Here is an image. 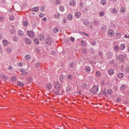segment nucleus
Segmentation results:
<instances>
[{
	"label": "nucleus",
	"mask_w": 129,
	"mask_h": 129,
	"mask_svg": "<svg viewBox=\"0 0 129 129\" xmlns=\"http://www.w3.org/2000/svg\"><path fill=\"white\" fill-rule=\"evenodd\" d=\"M7 52L8 53H11L12 52V48L9 46H8L7 47Z\"/></svg>",
	"instance_id": "4468645a"
},
{
	"label": "nucleus",
	"mask_w": 129,
	"mask_h": 129,
	"mask_svg": "<svg viewBox=\"0 0 129 129\" xmlns=\"http://www.w3.org/2000/svg\"><path fill=\"white\" fill-rule=\"evenodd\" d=\"M45 9V7L44 6H42L41 7L40 10L41 11H43Z\"/></svg>",
	"instance_id": "0e129e2a"
},
{
	"label": "nucleus",
	"mask_w": 129,
	"mask_h": 129,
	"mask_svg": "<svg viewBox=\"0 0 129 129\" xmlns=\"http://www.w3.org/2000/svg\"><path fill=\"white\" fill-rule=\"evenodd\" d=\"M67 21V19L65 18H64L62 19V22H64V23H66Z\"/></svg>",
	"instance_id": "13d9d810"
},
{
	"label": "nucleus",
	"mask_w": 129,
	"mask_h": 129,
	"mask_svg": "<svg viewBox=\"0 0 129 129\" xmlns=\"http://www.w3.org/2000/svg\"><path fill=\"white\" fill-rule=\"evenodd\" d=\"M81 15V13L80 11H76L75 14V15L76 18H79Z\"/></svg>",
	"instance_id": "0eeeda50"
},
{
	"label": "nucleus",
	"mask_w": 129,
	"mask_h": 129,
	"mask_svg": "<svg viewBox=\"0 0 129 129\" xmlns=\"http://www.w3.org/2000/svg\"><path fill=\"white\" fill-rule=\"evenodd\" d=\"M85 69L86 72H90V71L91 68L89 66H86L85 67Z\"/></svg>",
	"instance_id": "f3484780"
},
{
	"label": "nucleus",
	"mask_w": 129,
	"mask_h": 129,
	"mask_svg": "<svg viewBox=\"0 0 129 129\" xmlns=\"http://www.w3.org/2000/svg\"><path fill=\"white\" fill-rule=\"evenodd\" d=\"M64 78V76H63L62 75H60L59 77V79L60 81V82L61 83H62L63 82V79Z\"/></svg>",
	"instance_id": "393cba45"
},
{
	"label": "nucleus",
	"mask_w": 129,
	"mask_h": 129,
	"mask_svg": "<svg viewBox=\"0 0 129 129\" xmlns=\"http://www.w3.org/2000/svg\"><path fill=\"white\" fill-rule=\"evenodd\" d=\"M125 48V45L124 44H121L120 46V48L121 49V50H123Z\"/></svg>",
	"instance_id": "cd10ccee"
},
{
	"label": "nucleus",
	"mask_w": 129,
	"mask_h": 129,
	"mask_svg": "<svg viewBox=\"0 0 129 129\" xmlns=\"http://www.w3.org/2000/svg\"><path fill=\"white\" fill-rule=\"evenodd\" d=\"M30 58V56L29 55H25V59L27 60H29V59Z\"/></svg>",
	"instance_id": "37998d69"
},
{
	"label": "nucleus",
	"mask_w": 129,
	"mask_h": 129,
	"mask_svg": "<svg viewBox=\"0 0 129 129\" xmlns=\"http://www.w3.org/2000/svg\"><path fill=\"white\" fill-rule=\"evenodd\" d=\"M2 42L3 44V45L4 46H6L7 45H8V44H10V43L9 42L6 40H4Z\"/></svg>",
	"instance_id": "9d476101"
},
{
	"label": "nucleus",
	"mask_w": 129,
	"mask_h": 129,
	"mask_svg": "<svg viewBox=\"0 0 129 129\" xmlns=\"http://www.w3.org/2000/svg\"><path fill=\"white\" fill-rule=\"evenodd\" d=\"M93 23L96 26L98 24V21L96 19H94L93 21Z\"/></svg>",
	"instance_id": "c03bdc74"
},
{
	"label": "nucleus",
	"mask_w": 129,
	"mask_h": 129,
	"mask_svg": "<svg viewBox=\"0 0 129 129\" xmlns=\"http://www.w3.org/2000/svg\"><path fill=\"white\" fill-rule=\"evenodd\" d=\"M14 19V17L13 16H11L10 17V19L12 21H13Z\"/></svg>",
	"instance_id": "bf43d9fd"
},
{
	"label": "nucleus",
	"mask_w": 129,
	"mask_h": 129,
	"mask_svg": "<svg viewBox=\"0 0 129 129\" xmlns=\"http://www.w3.org/2000/svg\"><path fill=\"white\" fill-rule=\"evenodd\" d=\"M18 41V38L17 37L14 36L13 37V41L14 42H17Z\"/></svg>",
	"instance_id": "473e14b6"
},
{
	"label": "nucleus",
	"mask_w": 129,
	"mask_h": 129,
	"mask_svg": "<svg viewBox=\"0 0 129 129\" xmlns=\"http://www.w3.org/2000/svg\"><path fill=\"white\" fill-rule=\"evenodd\" d=\"M34 41L36 44L38 45L39 44V40L37 38H35L34 39Z\"/></svg>",
	"instance_id": "412c9836"
},
{
	"label": "nucleus",
	"mask_w": 129,
	"mask_h": 129,
	"mask_svg": "<svg viewBox=\"0 0 129 129\" xmlns=\"http://www.w3.org/2000/svg\"><path fill=\"white\" fill-rule=\"evenodd\" d=\"M90 43L92 45L94 46H95L96 44L95 41H94L93 42H90Z\"/></svg>",
	"instance_id": "864d4df0"
},
{
	"label": "nucleus",
	"mask_w": 129,
	"mask_h": 129,
	"mask_svg": "<svg viewBox=\"0 0 129 129\" xmlns=\"http://www.w3.org/2000/svg\"><path fill=\"white\" fill-rule=\"evenodd\" d=\"M75 2L74 0L71 1L70 2V4L71 6H74L75 4Z\"/></svg>",
	"instance_id": "2f4dec72"
},
{
	"label": "nucleus",
	"mask_w": 129,
	"mask_h": 129,
	"mask_svg": "<svg viewBox=\"0 0 129 129\" xmlns=\"http://www.w3.org/2000/svg\"><path fill=\"white\" fill-rule=\"evenodd\" d=\"M61 84L58 81L55 82L54 83V88L57 90H61Z\"/></svg>",
	"instance_id": "f03ea898"
},
{
	"label": "nucleus",
	"mask_w": 129,
	"mask_h": 129,
	"mask_svg": "<svg viewBox=\"0 0 129 129\" xmlns=\"http://www.w3.org/2000/svg\"><path fill=\"white\" fill-rule=\"evenodd\" d=\"M27 34L28 36L30 37L33 38L34 37V32L32 31H29L27 30Z\"/></svg>",
	"instance_id": "39448f33"
},
{
	"label": "nucleus",
	"mask_w": 129,
	"mask_h": 129,
	"mask_svg": "<svg viewBox=\"0 0 129 129\" xmlns=\"http://www.w3.org/2000/svg\"><path fill=\"white\" fill-rule=\"evenodd\" d=\"M116 100L118 102H121L122 101V99L119 97H117L116 98Z\"/></svg>",
	"instance_id": "3c124183"
},
{
	"label": "nucleus",
	"mask_w": 129,
	"mask_h": 129,
	"mask_svg": "<svg viewBox=\"0 0 129 129\" xmlns=\"http://www.w3.org/2000/svg\"><path fill=\"white\" fill-rule=\"evenodd\" d=\"M67 18L68 20H72L73 19V17L71 14H69L67 15Z\"/></svg>",
	"instance_id": "5701e85b"
},
{
	"label": "nucleus",
	"mask_w": 129,
	"mask_h": 129,
	"mask_svg": "<svg viewBox=\"0 0 129 129\" xmlns=\"http://www.w3.org/2000/svg\"><path fill=\"white\" fill-rule=\"evenodd\" d=\"M52 85L50 84H48L46 86V88L48 89L49 90H50L52 88Z\"/></svg>",
	"instance_id": "b1692460"
},
{
	"label": "nucleus",
	"mask_w": 129,
	"mask_h": 129,
	"mask_svg": "<svg viewBox=\"0 0 129 129\" xmlns=\"http://www.w3.org/2000/svg\"><path fill=\"white\" fill-rule=\"evenodd\" d=\"M44 16V15L42 13H40L39 15V16L41 18L43 17Z\"/></svg>",
	"instance_id": "774afa93"
},
{
	"label": "nucleus",
	"mask_w": 129,
	"mask_h": 129,
	"mask_svg": "<svg viewBox=\"0 0 129 129\" xmlns=\"http://www.w3.org/2000/svg\"><path fill=\"white\" fill-rule=\"evenodd\" d=\"M83 24L85 26H87L89 25L90 23L88 20L87 19H85L83 21Z\"/></svg>",
	"instance_id": "2eb2a0df"
},
{
	"label": "nucleus",
	"mask_w": 129,
	"mask_h": 129,
	"mask_svg": "<svg viewBox=\"0 0 129 129\" xmlns=\"http://www.w3.org/2000/svg\"><path fill=\"white\" fill-rule=\"evenodd\" d=\"M28 24L27 22L26 21H24L23 22V24L25 26H27L28 25Z\"/></svg>",
	"instance_id": "49530a36"
},
{
	"label": "nucleus",
	"mask_w": 129,
	"mask_h": 129,
	"mask_svg": "<svg viewBox=\"0 0 129 129\" xmlns=\"http://www.w3.org/2000/svg\"><path fill=\"white\" fill-rule=\"evenodd\" d=\"M124 74L122 73L119 72L117 74V76L119 78H122L124 76Z\"/></svg>",
	"instance_id": "f8f14e48"
},
{
	"label": "nucleus",
	"mask_w": 129,
	"mask_h": 129,
	"mask_svg": "<svg viewBox=\"0 0 129 129\" xmlns=\"http://www.w3.org/2000/svg\"><path fill=\"white\" fill-rule=\"evenodd\" d=\"M54 17L55 18L58 19L60 17V16L59 14H56L54 15Z\"/></svg>",
	"instance_id": "09e8293b"
},
{
	"label": "nucleus",
	"mask_w": 129,
	"mask_h": 129,
	"mask_svg": "<svg viewBox=\"0 0 129 129\" xmlns=\"http://www.w3.org/2000/svg\"><path fill=\"white\" fill-rule=\"evenodd\" d=\"M105 14V13L103 11H101L99 13V15L100 17L103 16Z\"/></svg>",
	"instance_id": "4c0bfd02"
},
{
	"label": "nucleus",
	"mask_w": 129,
	"mask_h": 129,
	"mask_svg": "<svg viewBox=\"0 0 129 129\" xmlns=\"http://www.w3.org/2000/svg\"><path fill=\"white\" fill-rule=\"evenodd\" d=\"M54 93L57 95H61V90H54Z\"/></svg>",
	"instance_id": "dca6fc26"
},
{
	"label": "nucleus",
	"mask_w": 129,
	"mask_h": 129,
	"mask_svg": "<svg viewBox=\"0 0 129 129\" xmlns=\"http://www.w3.org/2000/svg\"><path fill=\"white\" fill-rule=\"evenodd\" d=\"M28 79L29 81V82H31L32 81V80H33L32 78L30 77H28Z\"/></svg>",
	"instance_id": "5fc2aeb1"
},
{
	"label": "nucleus",
	"mask_w": 129,
	"mask_h": 129,
	"mask_svg": "<svg viewBox=\"0 0 129 129\" xmlns=\"http://www.w3.org/2000/svg\"><path fill=\"white\" fill-rule=\"evenodd\" d=\"M21 74V75H25L27 74V72L25 71H24Z\"/></svg>",
	"instance_id": "680f3d73"
},
{
	"label": "nucleus",
	"mask_w": 129,
	"mask_h": 129,
	"mask_svg": "<svg viewBox=\"0 0 129 129\" xmlns=\"http://www.w3.org/2000/svg\"><path fill=\"white\" fill-rule=\"evenodd\" d=\"M87 85L86 83H85L82 85V87L83 88H86Z\"/></svg>",
	"instance_id": "603ef678"
},
{
	"label": "nucleus",
	"mask_w": 129,
	"mask_h": 129,
	"mask_svg": "<svg viewBox=\"0 0 129 129\" xmlns=\"http://www.w3.org/2000/svg\"><path fill=\"white\" fill-rule=\"evenodd\" d=\"M82 52L83 54H86L87 52V50L86 49H82Z\"/></svg>",
	"instance_id": "ea45409f"
},
{
	"label": "nucleus",
	"mask_w": 129,
	"mask_h": 129,
	"mask_svg": "<svg viewBox=\"0 0 129 129\" xmlns=\"http://www.w3.org/2000/svg\"><path fill=\"white\" fill-rule=\"evenodd\" d=\"M45 42L47 45L49 46L52 44V41L50 38L47 37L45 39Z\"/></svg>",
	"instance_id": "20e7f679"
},
{
	"label": "nucleus",
	"mask_w": 129,
	"mask_h": 129,
	"mask_svg": "<svg viewBox=\"0 0 129 129\" xmlns=\"http://www.w3.org/2000/svg\"><path fill=\"white\" fill-rule=\"evenodd\" d=\"M11 79L12 81L14 82L16 81V79L15 77L13 76L11 77Z\"/></svg>",
	"instance_id": "58836bf2"
},
{
	"label": "nucleus",
	"mask_w": 129,
	"mask_h": 129,
	"mask_svg": "<svg viewBox=\"0 0 129 129\" xmlns=\"http://www.w3.org/2000/svg\"><path fill=\"white\" fill-rule=\"evenodd\" d=\"M17 84L19 86L21 87L23 86L24 85V83L19 81H18L17 82Z\"/></svg>",
	"instance_id": "4be33fe9"
},
{
	"label": "nucleus",
	"mask_w": 129,
	"mask_h": 129,
	"mask_svg": "<svg viewBox=\"0 0 129 129\" xmlns=\"http://www.w3.org/2000/svg\"><path fill=\"white\" fill-rule=\"evenodd\" d=\"M25 43L28 45H30L31 43V41L29 38H26L25 39Z\"/></svg>",
	"instance_id": "6e6552de"
},
{
	"label": "nucleus",
	"mask_w": 129,
	"mask_h": 129,
	"mask_svg": "<svg viewBox=\"0 0 129 129\" xmlns=\"http://www.w3.org/2000/svg\"><path fill=\"white\" fill-rule=\"evenodd\" d=\"M38 37L40 40H43L44 39L43 36L41 34L39 35Z\"/></svg>",
	"instance_id": "c85d7f7f"
},
{
	"label": "nucleus",
	"mask_w": 129,
	"mask_h": 129,
	"mask_svg": "<svg viewBox=\"0 0 129 129\" xmlns=\"http://www.w3.org/2000/svg\"><path fill=\"white\" fill-rule=\"evenodd\" d=\"M103 93V94L104 95V96H107V94L106 92V91L105 89H104L103 92H102Z\"/></svg>",
	"instance_id": "79ce46f5"
},
{
	"label": "nucleus",
	"mask_w": 129,
	"mask_h": 129,
	"mask_svg": "<svg viewBox=\"0 0 129 129\" xmlns=\"http://www.w3.org/2000/svg\"><path fill=\"white\" fill-rule=\"evenodd\" d=\"M112 91L111 89H108L107 91V93L108 94H110L112 93Z\"/></svg>",
	"instance_id": "a19ab883"
},
{
	"label": "nucleus",
	"mask_w": 129,
	"mask_h": 129,
	"mask_svg": "<svg viewBox=\"0 0 129 129\" xmlns=\"http://www.w3.org/2000/svg\"><path fill=\"white\" fill-rule=\"evenodd\" d=\"M83 6L84 5L83 4L80 3V9L82 8L83 7Z\"/></svg>",
	"instance_id": "e2e57ef3"
},
{
	"label": "nucleus",
	"mask_w": 129,
	"mask_h": 129,
	"mask_svg": "<svg viewBox=\"0 0 129 129\" xmlns=\"http://www.w3.org/2000/svg\"><path fill=\"white\" fill-rule=\"evenodd\" d=\"M39 9V8L37 6L32 8L31 9V10L32 11L37 12Z\"/></svg>",
	"instance_id": "9b49d317"
},
{
	"label": "nucleus",
	"mask_w": 129,
	"mask_h": 129,
	"mask_svg": "<svg viewBox=\"0 0 129 129\" xmlns=\"http://www.w3.org/2000/svg\"><path fill=\"white\" fill-rule=\"evenodd\" d=\"M19 34L20 35H23L24 34L23 32V31L21 30H19Z\"/></svg>",
	"instance_id": "052dcab7"
},
{
	"label": "nucleus",
	"mask_w": 129,
	"mask_h": 129,
	"mask_svg": "<svg viewBox=\"0 0 129 129\" xmlns=\"http://www.w3.org/2000/svg\"><path fill=\"white\" fill-rule=\"evenodd\" d=\"M59 10L61 11H63L64 10V7L62 6H60L59 7Z\"/></svg>",
	"instance_id": "de8ad7c7"
},
{
	"label": "nucleus",
	"mask_w": 129,
	"mask_h": 129,
	"mask_svg": "<svg viewBox=\"0 0 129 129\" xmlns=\"http://www.w3.org/2000/svg\"><path fill=\"white\" fill-rule=\"evenodd\" d=\"M103 93L102 91V90L98 94V95L99 96L102 97V96Z\"/></svg>",
	"instance_id": "4d7b16f0"
},
{
	"label": "nucleus",
	"mask_w": 129,
	"mask_h": 129,
	"mask_svg": "<svg viewBox=\"0 0 129 129\" xmlns=\"http://www.w3.org/2000/svg\"><path fill=\"white\" fill-rule=\"evenodd\" d=\"M86 44L87 43L86 42L83 40L81 42L80 44L81 46H85L86 45Z\"/></svg>",
	"instance_id": "bb28decb"
},
{
	"label": "nucleus",
	"mask_w": 129,
	"mask_h": 129,
	"mask_svg": "<svg viewBox=\"0 0 129 129\" xmlns=\"http://www.w3.org/2000/svg\"><path fill=\"white\" fill-rule=\"evenodd\" d=\"M106 55L107 57L108 58H111L113 56L112 53L109 52L106 53Z\"/></svg>",
	"instance_id": "1a4fd4ad"
},
{
	"label": "nucleus",
	"mask_w": 129,
	"mask_h": 129,
	"mask_svg": "<svg viewBox=\"0 0 129 129\" xmlns=\"http://www.w3.org/2000/svg\"><path fill=\"white\" fill-rule=\"evenodd\" d=\"M40 66V63L39 62H37L35 64V67L37 68L39 67Z\"/></svg>",
	"instance_id": "8fccbe9b"
},
{
	"label": "nucleus",
	"mask_w": 129,
	"mask_h": 129,
	"mask_svg": "<svg viewBox=\"0 0 129 129\" xmlns=\"http://www.w3.org/2000/svg\"><path fill=\"white\" fill-rule=\"evenodd\" d=\"M11 33L13 34H14L15 32V30L14 28H12L10 30Z\"/></svg>",
	"instance_id": "a18cd8bd"
},
{
	"label": "nucleus",
	"mask_w": 129,
	"mask_h": 129,
	"mask_svg": "<svg viewBox=\"0 0 129 129\" xmlns=\"http://www.w3.org/2000/svg\"><path fill=\"white\" fill-rule=\"evenodd\" d=\"M120 11V12L122 13H124L125 11V9L123 7H121Z\"/></svg>",
	"instance_id": "f704fd0d"
},
{
	"label": "nucleus",
	"mask_w": 129,
	"mask_h": 129,
	"mask_svg": "<svg viewBox=\"0 0 129 129\" xmlns=\"http://www.w3.org/2000/svg\"><path fill=\"white\" fill-rule=\"evenodd\" d=\"M114 34V31L113 29H109L107 31V35L109 37H112Z\"/></svg>",
	"instance_id": "7ed1b4c3"
},
{
	"label": "nucleus",
	"mask_w": 129,
	"mask_h": 129,
	"mask_svg": "<svg viewBox=\"0 0 129 129\" xmlns=\"http://www.w3.org/2000/svg\"><path fill=\"white\" fill-rule=\"evenodd\" d=\"M96 76L98 77H100L102 75L101 72L99 71H96L95 74Z\"/></svg>",
	"instance_id": "6ab92c4d"
},
{
	"label": "nucleus",
	"mask_w": 129,
	"mask_h": 129,
	"mask_svg": "<svg viewBox=\"0 0 129 129\" xmlns=\"http://www.w3.org/2000/svg\"><path fill=\"white\" fill-rule=\"evenodd\" d=\"M67 79L69 81L71 80L73 78V76L71 74H69L67 76Z\"/></svg>",
	"instance_id": "aec40b11"
},
{
	"label": "nucleus",
	"mask_w": 129,
	"mask_h": 129,
	"mask_svg": "<svg viewBox=\"0 0 129 129\" xmlns=\"http://www.w3.org/2000/svg\"><path fill=\"white\" fill-rule=\"evenodd\" d=\"M113 48L114 50L116 51H118L119 49V47L117 45H115L114 46Z\"/></svg>",
	"instance_id": "a878e982"
},
{
	"label": "nucleus",
	"mask_w": 129,
	"mask_h": 129,
	"mask_svg": "<svg viewBox=\"0 0 129 129\" xmlns=\"http://www.w3.org/2000/svg\"><path fill=\"white\" fill-rule=\"evenodd\" d=\"M75 66V63L74 62H70L69 64V66L71 69H73Z\"/></svg>",
	"instance_id": "a211bd4d"
},
{
	"label": "nucleus",
	"mask_w": 129,
	"mask_h": 129,
	"mask_svg": "<svg viewBox=\"0 0 129 129\" xmlns=\"http://www.w3.org/2000/svg\"><path fill=\"white\" fill-rule=\"evenodd\" d=\"M98 55L99 56L102 57V52L100 51H98Z\"/></svg>",
	"instance_id": "6e6d98bb"
},
{
	"label": "nucleus",
	"mask_w": 129,
	"mask_h": 129,
	"mask_svg": "<svg viewBox=\"0 0 129 129\" xmlns=\"http://www.w3.org/2000/svg\"><path fill=\"white\" fill-rule=\"evenodd\" d=\"M98 90V86L95 85L92 87L91 89L89 90V91L92 94H95L97 93Z\"/></svg>",
	"instance_id": "f257e3e1"
},
{
	"label": "nucleus",
	"mask_w": 129,
	"mask_h": 129,
	"mask_svg": "<svg viewBox=\"0 0 129 129\" xmlns=\"http://www.w3.org/2000/svg\"><path fill=\"white\" fill-rule=\"evenodd\" d=\"M58 31V28L57 27H55L53 29V31L54 33H56Z\"/></svg>",
	"instance_id": "e433bc0d"
},
{
	"label": "nucleus",
	"mask_w": 129,
	"mask_h": 129,
	"mask_svg": "<svg viewBox=\"0 0 129 129\" xmlns=\"http://www.w3.org/2000/svg\"><path fill=\"white\" fill-rule=\"evenodd\" d=\"M106 3V0H102L101 2L100 3L102 5H105Z\"/></svg>",
	"instance_id": "72a5a7b5"
},
{
	"label": "nucleus",
	"mask_w": 129,
	"mask_h": 129,
	"mask_svg": "<svg viewBox=\"0 0 129 129\" xmlns=\"http://www.w3.org/2000/svg\"><path fill=\"white\" fill-rule=\"evenodd\" d=\"M108 72L109 75H112L114 73V71L112 69H110L108 70Z\"/></svg>",
	"instance_id": "ddd939ff"
},
{
	"label": "nucleus",
	"mask_w": 129,
	"mask_h": 129,
	"mask_svg": "<svg viewBox=\"0 0 129 129\" xmlns=\"http://www.w3.org/2000/svg\"><path fill=\"white\" fill-rule=\"evenodd\" d=\"M118 12V11L117 10V9L115 8H113L111 11V12L112 13H113L114 14H116V13Z\"/></svg>",
	"instance_id": "7c9ffc66"
},
{
	"label": "nucleus",
	"mask_w": 129,
	"mask_h": 129,
	"mask_svg": "<svg viewBox=\"0 0 129 129\" xmlns=\"http://www.w3.org/2000/svg\"><path fill=\"white\" fill-rule=\"evenodd\" d=\"M70 39L72 42H73L75 40L74 38L72 37L70 38Z\"/></svg>",
	"instance_id": "69168bd1"
},
{
	"label": "nucleus",
	"mask_w": 129,
	"mask_h": 129,
	"mask_svg": "<svg viewBox=\"0 0 129 129\" xmlns=\"http://www.w3.org/2000/svg\"><path fill=\"white\" fill-rule=\"evenodd\" d=\"M56 52L54 51H52L51 52V54L54 55L56 54Z\"/></svg>",
	"instance_id": "338daca9"
},
{
	"label": "nucleus",
	"mask_w": 129,
	"mask_h": 129,
	"mask_svg": "<svg viewBox=\"0 0 129 129\" xmlns=\"http://www.w3.org/2000/svg\"><path fill=\"white\" fill-rule=\"evenodd\" d=\"M120 89L122 90H124L126 89V86L124 84L123 85L121 86Z\"/></svg>",
	"instance_id": "c756f323"
},
{
	"label": "nucleus",
	"mask_w": 129,
	"mask_h": 129,
	"mask_svg": "<svg viewBox=\"0 0 129 129\" xmlns=\"http://www.w3.org/2000/svg\"><path fill=\"white\" fill-rule=\"evenodd\" d=\"M72 89L69 86L66 87V90L67 92H69L71 91Z\"/></svg>",
	"instance_id": "c9c22d12"
},
{
	"label": "nucleus",
	"mask_w": 129,
	"mask_h": 129,
	"mask_svg": "<svg viewBox=\"0 0 129 129\" xmlns=\"http://www.w3.org/2000/svg\"><path fill=\"white\" fill-rule=\"evenodd\" d=\"M119 60L121 62H123L125 60V57L123 55L121 54L119 56Z\"/></svg>",
	"instance_id": "423d86ee"
}]
</instances>
